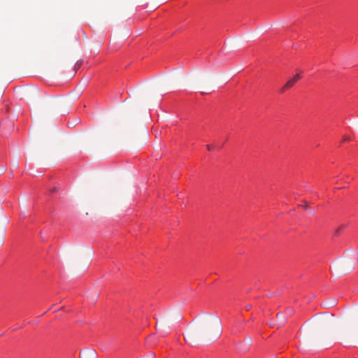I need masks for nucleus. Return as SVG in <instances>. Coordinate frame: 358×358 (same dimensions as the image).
Wrapping results in <instances>:
<instances>
[{
  "instance_id": "8",
  "label": "nucleus",
  "mask_w": 358,
  "mask_h": 358,
  "mask_svg": "<svg viewBox=\"0 0 358 358\" xmlns=\"http://www.w3.org/2000/svg\"><path fill=\"white\" fill-rule=\"evenodd\" d=\"M206 148L208 150H211L213 149V146L212 145H206Z\"/></svg>"
},
{
  "instance_id": "5",
  "label": "nucleus",
  "mask_w": 358,
  "mask_h": 358,
  "mask_svg": "<svg viewBox=\"0 0 358 358\" xmlns=\"http://www.w3.org/2000/svg\"><path fill=\"white\" fill-rule=\"evenodd\" d=\"M245 342H246L247 346L245 348H244V349H243L244 351H246L248 350V347L250 345V344L252 343V340H251V338H249L248 339H247L245 341Z\"/></svg>"
},
{
  "instance_id": "9",
  "label": "nucleus",
  "mask_w": 358,
  "mask_h": 358,
  "mask_svg": "<svg viewBox=\"0 0 358 358\" xmlns=\"http://www.w3.org/2000/svg\"><path fill=\"white\" fill-rule=\"evenodd\" d=\"M250 308V306L246 307V309L248 310Z\"/></svg>"
},
{
  "instance_id": "4",
  "label": "nucleus",
  "mask_w": 358,
  "mask_h": 358,
  "mask_svg": "<svg viewBox=\"0 0 358 358\" xmlns=\"http://www.w3.org/2000/svg\"><path fill=\"white\" fill-rule=\"evenodd\" d=\"M96 352L92 349H86L80 353V358H96Z\"/></svg>"
},
{
  "instance_id": "2",
  "label": "nucleus",
  "mask_w": 358,
  "mask_h": 358,
  "mask_svg": "<svg viewBox=\"0 0 358 358\" xmlns=\"http://www.w3.org/2000/svg\"><path fill=\"white\" fill-rule=\"evenodd\" d=\"M348 331L353 341L358 343V318L352 320L348 327Z\"/></svg>"
},
{
  "instance_id": "1",
  "label": "nucleus",
  "mask_w": 358,
  "mask_h": 358,
  "mask_svg": "<svg viewBox=\"0 0 358 358\" xmlns=\"http://www.w3.org/2000/svg\"><path fill=\"white\" fill-rule=\"evenodd\" d=\"M222 332V327L220 319L217 316H209L204 319L201 324L197 333L194 330L187 332L185 339L188 341H194L196 338L206 341H213L219 338Z\"/></svg>"
},
{
  "instance_id": "6",
  "label": "nucleus",
  "mask_w": 358,
  "mask_h": 358,
  "mask_svg": "<svg viewBox=\"0 0 358 358\" xmlns=\"http://www.w3.org/2000/svg\"><path fill=\"white\" fill-rule=\"evenodd\" d=\"M350 140V137L349 136H343V141H349Z\"/></svg>"
},
{
  "instance_id": "3",
  "label": "nucleus",
  "mask_w": 358,
  "mask_h": 358,
  "mask_svg": "<svg viewBox=\"0 0 358 358\" xmlns=\"http://www.w3.org/2000/svg\"><path fill=\"white\" fill-rule=\"evenodd\" d=\"M301 78L300 74L294 75L292 78L287 80V82L285 84V85L281 88L280 92H284L285 91L290 89L294 86V85Z\"/></svg>"
},
{
  "instance_id": "7",
  "label": "nucleus",
  "mask_w": 358,
  "mask_h": 358,
  "mask_svg": "<svg viewBox=\"0 0 358 358\" xmlns=\"http://www.w3.org/2000/svg\"><path fill=\"white\" fill-rule=\"evenodd\" d=\"M303 206L306 209H307V208H308V202H306V201H304V202H303Z\"/></svg>"
}]
</instances>
